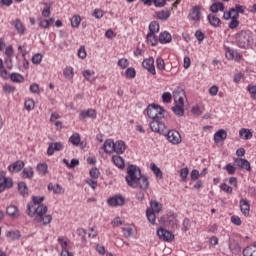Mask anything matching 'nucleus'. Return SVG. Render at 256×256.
Wrapping results in <instances>:
<instances>
[{"instance_id":"f257e3e1","label":"nucleus","mask_w":256,"mask_h":256,"mask_svg":"<svg viewBox=\"0 0 256 256\" xmlns=\"http://www.w3.org/2000/svg\"><path fill=\"white\" fill-rule=\"evenodd\" d=\"M125 179L127 185L132 189H137V187L142 191L149 189V179L146 176H142L141 169L135 165L128 166Z\"/></svg>"},{"instance_id":"f03ea898","label":"nucleus","mask_w":256,"mask_h":256,"mask_svg":"<svg viewBox=\"0 0 256 256\" xmlns=\"http://www.w3.org/2000/svg\"><path fill=\"white\" fill-rule=\"evenodd\" d=\"M236 44L240 49H249L253 45V32L242 30L236 34Z\"/></svg>"},{"instance_id":"7ed1b4c3","label":"nucleus","mask_w":256,"mask_h":256,"mask_svg":"<svg viewBox=\"0 0 256 256\" xmlns=\"http://www.w3.org/2000/svg\"><path fill=\"white\" fill-rule=\"evenodd\" d=\"M44 201L45 196H32V202L27 204L26 209L28 217H33L40 207H47V205L43 204Z\"/></svg>"},{"instance_id":"20e7f679","label":"nucleus","mask_w":256,"mask_h":256,"mask_svg":"<svg viewBox=\"0 0 256 256\" xmlns=\"http://www.w3.org/2000/svg\"><path fill=\"white\" fill-rule=\"evenodd\" d=\"M146 112L149 119H152V121L155 119H165V115H167L164 108L157 104H149Z\"/></svg>"},{"instance_id":"39448f33","label":"nucleus","mask_w":256,"mask_h":256,"mask_svg":"<svg viewBox=\"0 0 256 256\" xmlns=\"http://www.w3.org/2000/svg\"><path fill=\"white\" fill-rule=\"evenodd\" d=\"M48 211L47 206H42L39 209L36 210L34 217V220L37 223H43V225H49V223H51V221H53V216L51 215H45Z\"/></svg>"},{"instance_id":"423d86ee","label":"nucleus","mask_w":256,"mask_h":256,"mask_svg":"<svg viewBox=\"0 0 256 256\" xmlns=\"http://www.w3.org/2000/svg\"><path fill=\"white\" fill-rule=\"evenodd\" d=\"M231 13H235L234 17H239V13L242 15L245 13V6L241 4H235V7L230 8V10L227 12H224L223 19H225V21H229V19H231Z\"/></svg>"},{"instance_id":"0eeeda50","label":"nucleus","mask_w":256,"mask_h":256,"mask_svg":"<svg viewBox=\"0 0 256 256\" xmlns=\"http://www.w3.org/2000/svg\"><path fill=\"white\" fill-rule=\"evenodd\" d=\"M7 172H0V193H3L5 189H11L13 187V179L6 177Z\"/></svg>"},{"instance_id":"6e6552de","label":"nucleus","mask_w":256,"mask_h":256,"mask_svg":"<svg viewBox=\"0 0 256 256\" xmlns=\"http://www.w3.org/2000/svg\"><path fill=\"white\" fill-rule=\"evenodd\" d=\"M203 17V13H201V6L195 5L190 9V12L188 14L189 21H195L196 23H199Z\"/></svg>"},{"instance_id":"1a4fd4ad","label":"nucleus","mask_w":256,"mask_h":256,"mask_svg":"<svg viewBox=\"0 0 256 256\" xmlns=\"http://www.w3.org/2000/svg\"><path fill=\"white\" fill-rule=\"evenodd\" d=\"M165 137L172 145H179L181 143V134L177 130H169Z\"/></svg>"},{"instance_id":"9d476101","label":"nucleus","mask_w":256,"mask_h":256,"mask_svg":"<svg viewBox=\"0 0 256 256\" xmlns=\"http://www.w3.org/2000/svg\"><path fill=\"white\" fill-rule=\"evenodd\" d=\"M150 129L153 133H163L165 131L166 126L161 119H154L150 122Z\"/></svg>"},{"instance_id":"9b49d317","label":"nucleus","mask_w":256,"mask_h":256,"mask_svg":"<svg viewBox=\"0 0 256 256\" xmlns=\"http://www.w3.org/2000/svg\"><path fill=\"white\" fill-rule=\"evenodd\" d=\"M110 207H123L125 205V197L123 195H115L108 199Z\"/></svg>"},{"instance_id":"f8f14e48","label":"nucleus","mask_w":256,"mask_h":256,"mask_svg":"<svg viewBox=\"0 0 256 256\" xmlns=\"http://www.w3.org/2000/svg\"><path fill=\"white\" fill-rule=\"evenodd\" d=\"M142 67L147 69L151 75H157V71L155 70V60L153 57L143 60Z\"/></svg>"},{"instance_id":"ddd939ff","label":"nucleus","mask_w":256,"mask_h":256,"mask_svg":"<svg viewBox=\"0 0 256 256\" xmlns=\"http://www.w3.org/2000/svg\"><path fill=\"white\" fill-rule=\"evenodd\" d=\"M174 103H185V90L181 87H177L173 91Z\"/></svg>"},{"instance_id":"4468645a","label":"nucleus","mask_w":256,"mask_h":256,"mask_svg":"<svg viewBox=\"0 0 256 256\" xmlns=\"http://www.w3.org/2000/svg\"><path fill=\"white\" fill-rule=\"evenodd\" d=\"M157 235L159 237V239H163V241H168L171 242L173 241V239H175V235H173V233H171V231L160 228L157 230Z\"/></svg>"},{"instance_id":"2eb2a0df","label":"nucleus","mask_w":256,"mask_h":256,"mask_svg":"<svg viewBox=\"0 0 256 256\" xmlns=\"http://www.w3.org/2000/svg\"><path fill=\"white\" fill-rule=\"evenodd\" d=\"M25 168V162L22 160L15 161L8 166L9 173H19Z\"/></svg>"},{"instance_id":"dca6fc26","label":"nucleus","mask_w":256,"mask_h":256,"mask_svg":"<svg viewBox=\"0 0 256 256\" xmlns=\"http://www.w3.org/2000/svg\"><path fill=\"white\" fill-rule=\"evenodd\" d=\"M234 163H236L239 169H245L246 171H251V163L248 162L245 158H236L234 159Z\"/></svg>"},{"instance_id":"f3484780","label":"nucleus","mask_w":256,"mask_h":256,"mask_svg":"<svg viewBox=\"0 0 256 256\" xmlns=\"http://www.w3.org/2000/svg\"><path fill=\"white\" fill-rule=\"evenodd\" d=\"M172 111L177 117H183L185 115V102L176 103L172 107Z\"/></svg>"},{"instance_id":"a211bd4d","label":"nucleus","mask_w":256,"mask_h":256,"mask_svg":"<svg viewBox=\"0 0 256 256\" xmlns=\"http://www.w3.org/2000/svg\"><path fill=\"white\" fill-rule=\"evenodd\" d=\"M240 210L245 217H249V211H251V204H249V201L247 199L240 200Z\"/></svg>"},{"instance_id":"6ab92c4d","label":"nucleus","mask_w":256,"mask_h":256,"mask_svg":"<svg viewBox=\"0 0 256 256\" xmlns=\"http://www.w3.org/2000/svg\"><path fill=\"white\" fill-rule=\"evenodd\" d=\"M126 149L127 146L125 145L124 141L118 140L114 143V153H116V155H123Z\"/></svg>"},{"instance_id":"aec40b11","label":"nucleus","mask_w":256,"mask_h":256,"mask_svg":"<svg viewBox=\"0 0 256 256\" xmlns=\"http://www.w3.org/2000/svg\"><path fill=\"white\" fill-rule=\"evenodd\" d=\"M55 151H63V145L61 142L50 143L47 149V155L51 156Z\"/></svg>"},{"instance_id":"412c9836","label":"nucleus","mask_w":256,"mask_h":256,"mask_svg":"<svg viewBox=\"0 0 256 256\" xmlns=\"http://www.w3.org/2000/svg\"><path fill=\"white\" fill-rule=\"evenodd\" d=\"M6 213L11 217V219H19L20 215L19 214V208L15 205H10L6 208Z\"/></svg>"},{"instance_id":"4be33fe9","label":"nucleus","mask_w":256,"mask_h":256,"mask_svg":"<svg viewBox=\"0 0 256 256\" xmlns=\"http://www.w3.org/2000/svg\"><path fill=\"white\" fill-rule=\"evenodd\" d=\"M226 57L230 60L241 61V54L235 51L233 48H226Z\"/></svg>"},{"instance_id":"5701e85b","label":"nucleus","mask_w":256,"mask_h":256,"mask_svg":"<svg viewBox=\"0 0 256 256\" xmlns=\"http://www.w3.org/2000/svg\"><path fill=\"white\" fill-rule=\"evenodd\" d=\"M112 162L115 165V167H118V169H125V159L119 156V154L112 156Z\"/></svg>"},{"instance_id":"b1692460","label":"nucleus","mask_w":256,"mask_h":256,"mask_svg":"<svg viewBox=\"0 0 256 256\" xmlns=\"http://www.w3.org/2000/svg\"><path fill=\"white\" fill-rule=\"evenodd\" d=\"M22 169H23L21 172L22 179H33V177H35V172L33 171V167L28 166Z\"/></svg>"},{"instance_id":"393cba45","label":"nucleus","mask_w":256,"mask_h":256,"mask_svg":"<svg viewBox=\"0 0 256 256\" xmlns=\"http://www.w3.org/2000/svg\"><path fill=\"white\" fill-rule=\"evenodd\" d=\"M242 255L243 256H256V241L253 244L245 247L242 251Z\"/></svg>"},{"instance_id":"a878e982","label":"nucleus","mask_w":256,"mask_h":256,"mask_svg":"<svg viewBox=\"0 0 256 256\" xmlns=\"http://www.w3.org/2000/svg\"><path fill=\"white\" fill-rule=\"evenodd\" d=\"M13 27L16 29L18 35H25V26L21 19H16L12 22Z\"/></svg>"},{"instance_id":"bb28decb","label":"nucleus","mask_w":256,"mask_h":256,"mask_svg":"<svg viewBox=\"0 0 256 256\" xmlns=\"http://www.w3.org/2000/svg\"><path fill=\"white\" fill-rule=\"evenodd\" d=\"M80 117H82L83 119H97V112L95 111V109L83 110L80 112Z\"/></svg>"},{"instance_id":"cd10ccee","label":"nucleus","mask_w":256,"mask_h":256,"mask_svg":"<svg viewBox=\"0 0 256 256\" xmlns=\"http://www.w3.org/2000/svg\"><path fill=\"white\" fill-rule=\"evenodd\" d=\"M226 139L227 131H225L224 129H220L214 134L215 143H221V141H225Z\"/></svg>"},{"instance_id":"c85d7f7f","label":"nucleus","mask_w":256,"mask_h":256,"mask_svg":"<svg viewBox=\"0 0 256 256\" xmlns=\"http://www.w3.org/2000/svg\"><path fill=\"white\" fill-rule=\"evenodd\" d=\"M171 41H172V37L169 32L164 31V32L160 33L159 43H161L162 45H165L167 43H171Z\"/></svg>"},{"instance_id":"c756f323","label":"nucleus","mask_w":256,"mask_h":256,"mask_svg":"<svg viewBox=\"0 0 256 256\" xmlns=\"http://www.w3.org/2000/svg\"><path fill=\"white\" fill-rule=\"evenodd\" d=\"M156 17L160 21H167L171 17V11L169 9L158 11L156 12Z\"/></svg>"},{"instance_id":"7c9ffc66","label":"nucleus","mask_w":256,"mask_h":256,"mask_svg":"<svg viewBox=\"0 0 256 256\" xmlns=\"http://www.w3.org/2000/svg\"><path fill=\"white\" fill-rule=\"evenodd\" d=\"M211 13H219V11H225V4L223 2H214L210 6Z\"/></svg>"},{"instance_id":"2f4dec72","label":"nucleus","mask_w":256,"mask_h":256,"mask_svg":"<svg viewBox=\"0 0 256 256\" xmlns=\"http://www.w3.org/2000/svg\"><path fill=\"white\" fill-rule=\"evenodd\" d=\"M114 147L115 142H113V140L111 139L106 140L103 144V149L105 153H114Z\"/></svg>"},{"instance_id":"473e14b6","label":"nucleus","mask_w":256,"mask_h":256,"mask_svg":"<svg viewBox=\"0 0 256 256\" xmlns=\"http://www.w3.org/2000/svg\"><path fill=\"white\" fill-rule=\"evenodd\" d=\"M207 19H208L210 25H212V27H219V25H221V19H219V17H217L213 14H209L207 16Z\"/></svg>"},{"instance_id":"72a5a7b5","label":"nucleus","mask_w":256,"mask_h":256,"mask_svg":"<svg viewBox=\"0 0 256 256\" xmlns=\"http://www.w3.org/2000/svg\"><path fill=\"white\" fill-rule=\"evenodd\" d=\"M10 80L12 81V83H23L25 81V77H23V75H21L20 73L13 72L12 74H10Z\"/></svg>"},{"instance_id":"f704fd0d","label":"nucleus","mask_w":256,"mask_h":256,"mask_svg":"<svg viewBox=\"0 0 256 256\" xmlns=\"http://www.w3.org/2000/svg\"><path fill=\"white\" fill-rule=\"evenodd\" d=\"M18 191L22 197H27V195H29V188H27V184L25 182L18 183Z\"/></svg>"},{"instance_id":"c9c22d12","label":"nucleus","mask_w":256,"mask_h":256,"mask_svg":"<svg viewBox=\"0 0 256 256\" xmlns=\"http://www.w3.org/2000/svg\"><path fill=\"white\" fill-rule=\"evenodd\" d=\"M49 166L47 165V163H38L36 170L39 173V175H47V173H49L48 171Z\"/></svg>"},{"instance_id":"e433bc0d","label":"nucleus","mask_w":256,"mask_h":256,"mask_svg":"<svg viewBox=\"0 0 256 256\" xmlns=\"http://www.w3.org/2000/svg\"><path fill=\"white\" fill-rule=\"evenodd\" d=\"M147 43H150L152 47H155L159 43V39H157V36L153 33H148L146 36Z\"/></svg>"},{"instance_id":"4c0bfd02","label":"nucleus","mask_w":256,"mask_h":256,"mask_svg":"<svg viewBox=\"0 0 256 256\" xmlns=\"http://www.w3.org/2000/svg\"><path fill=\"white\" fill-rule=\"evenodd\" d=\"M69 141L74 145V147H78L81 143V135H79V133H74L70 136Z\"/></svg>"},{"instance_id":"58836bf2","label":"nucleus","mask_w":256,"mask_h":256,"mask_svg":"<svg viewBox=\"0 0 256 256\" xmlns=\"http://www.w3.org/2000/svg\"><path fill=\"white\" fill-rule=\"evenodd\" d=\"M150 169L158 179H163V172L161 171V168H158L155 163L150 164Z\"/></svg>"},{"instance_id":"ea45409f","label":"nucleus","mask_w":256,"mask_h":256,"mask_svg":"<svg viewBox=\"0 0 256 256\" xmlns=\"http://www.w3.org/2000/svg\"><path fill=\"white\" fill-rule=\"evenodd\" d=\"M76 233L82 243H87V231L83 228H78Z\"/></svg>"},{"instance_id":"a19ab883","label":"nucleus","mask_w":256,"mask_h":256,"mask_svg":"<svg viewBox=\"0 0 256 256\" xmlns=\"http://www.w3.org/2000/svg\"><path fill=\"white\" fill-rule=\"evenodd\" d=\"M62 187L59 184L53 185V183L48 184V191H53L54 194L59 195L62 191Z\"/></svg>"},{"instance_id":"79ce46f5","label":"nucleus","mask_w":256,"mask_h":256,"mask_svg":"<svg viewBox=\"0 0 256 256\" xmlns=\"http://www.w3.org/2000/svg\"><path fill=\"white\" fill-rule=\"evenodd\" d=\"M146 217H147L149 223H151L152 225H155V221L157 219V216H155V212H153V210L147 209L146 210Z\"/></svg>"},{"instance_id":"37998d69","label":"nucleus","mask_w":256,"mask_h":256,"mask_svg":"<svg viewBox=\"0 0 256 256\" xmlns=\"http://www.w3.org/2000/svg\"><path fill=\"white\" fill-rule=\"evenodd\" d=\"M150 206H151L150 210L153 211V213H159L161 209H163V206L161 205V203L157 201H151Z\"/></svg>"},{"instance_id":"c03bdc74","label":"nucleus","mask_w":256,"mask_h":256,"mask_svg":"<svg viewBox=\"0 0 256 256\" xmlns=\"http://www.w3.org/2000/svg\"><path fill=\"white\" fill-rule=\"evenodd\" d=\"M6 237H8V239H12V241H15L17 239H20L21 237V232H19V230L16 231H8L6 233Z\"/></svg>"},{"instance_id":"a18cd8bd","label":"nucleus","mask_w":256,"mask_h":256,"mask_svg":"<svg viewBox=\"0 0 256 256\" xmlns=\"http://www.w3.org/2000/svg\"><path fill=\"white\" fill-rule=\"evenodd\" d=\"M239 135L240 137H242L243 139H251V137H253V133H251V130L249 129H245V128H242L240 131H239Z\"/></svg>"},{"instance_id":"49530a36","label":"nucleus","mask_w":256,"mask_h":256,"mask_svg":"<svg viewBox=\"0 0 256 256\" xmlns=\"http://www.w3.org/2000/svg\"><path fill=\"white\" fill-rule=\"evenodd\" d=\"M229 249L234 255H239V253H241V245H239V243L230 244Z\"/></svg>"},{"instance_id":"de8ad7c7","label":"nucleus","mask_w":256,"mask_h":256,"mask_svg":"<svg viewBox=\"0 0 256 256\" xmlns=\"http://www.w3.org/2000/svg\"><path fill=\"white\" fill-rule=\"evenodd\" d=\"M149 33H152L155 35V33H159V22L157 21H152L149 24Z\"/></svg>"},{"instance_id":"09e8293b","label":"nucleus","mask_w":256,"mask_h":256,"mask_svg":"<svg viewBox=\"0 0 256 256\" xmlns=\"http://www.w3.org/2000/svg\"><path fill=\"white\" fill-rule=\"evenodd\" d=\"M93 75H95V71L85 70L83 72V77L86 81H95V77H93Z\"/></svg>"},{"instance_id":"8fccbe9b","label":"nucleus","mask_w":256,"mask_h":256,"mask_svg":"<svg viewBox=\"0 0 256 256\" xmlns=\"http://www.w3.org/2000/svg\"><path fill=\"white\" fill-rule=\"evenodd\" d=\"M24 107L26 111H33L35 109V100L33 99H28L24 103Z\"/></svg>"},{"instance_id":"3c124183","label":"nucleus","mask_w":256,"mask_h":256,"mask_svg":"<svg viewBox=\"0 0 256 256\" xmlns=\"http://www.w3.org/2000/svg\"><path fill=\"white\" fill-rule=\"evenodd\" d=\"M231 21L229 23V28L230 29H237L239 27V16H232V18H230Z\"/></svg>"},{"instance_id":"603ef678","label":"nucleus","mask_w":256,"mask_h":256,"mask_svg":"<svg viewBox=\"0 0 256 256\" xmlns=\"http://www.w3.org/2000/svg\"><path fill=\"white\" fill-rule=\"evenodd\" d=\"M125 75L128 79H135V77H137V71H135V68L130 67L126 69Z\"/></svg>"},{"instance_id":"864d4df0","label":"nucleus","mask_w":256,"mask_h":256,"mask_svg":"<svg viewBox=\"0 0 256 256\" xmlns=\"http://www.w3.org/2000/svg\"><path fill=\"white\" fill-rule=\"evenodd\" d=\"M63 75H64L65 79H73V75H74L73 67H71V66L66 67L63 71Z\"/></svg>"},{"instance_id":"5fc2aeb1","label":"nucleus","mask_w":256,"mask_h":256,"mask_svg":"<svg viewBox=\"0 0 256 256\" xmlns=\"http://www.w3.org/2000/svg\"><path fill=\"white\" fill-rule=\"evenodd\" d=\"M58 243H59V245H61V249H62V251H69L68 249H67V247H68V245H69V243L67 242V238H65V237H59L58 238Z\"/></svg>"},{"instance_id":"6e6d98bb","label":"nucleus","mask_w":256,"mask_h":256,"mask_svg":"<svg viewBox=\"0 0 256 256\" xmlns=\"http://www.w3.org/2000/svg\"><path fill=\"white\" fill-rule=\"evenodd\" d=\"M167 223L170 225V227H177V223H178L177 216L174 214L169 215L167 218Z\"/></svg>"},{"instance_id":"4d7b16f0","label":"nucleus","mask_w":256,"mask_h":256,"mask_svg":"<svg viewBox=\"0 0 256 256\" xmlns=\"http://www.w3.org/2000/svg\"><path fill=\"white\" fill-rule=\"evenodd\" d=\"M71 26L72 27H79V25H81V16L79 15H74L72 18H71Z\"/></svg>"},{"instance_id":"13d9d810","label":"nucleus","mask_w":256,"mask_h":256,"mask_svg":"<svg viewBox=\"0 0 256 256\" xmlns=\"http://www.w3.org/2000/svg\"><path fill=\"white\" fill-rule=\"evenodd\" d=\"M156 67L159 71H165V60L159 57L156 59Z\"/></svg>"},{"instance_id":"bf43d9fd","label":"nucleus","mask_w":256,"mask_h":256,"mask_svg":"<svg viewBox=\"0 0 256 256\" xmlns=\"http://www.w3.org/2000/svg\"><path fill=\"white\" fill-rule=\"evenodd\" d=\"M41 61H43V55L37 53L34 56H32V63L34 65H40Z\"/></svg>"},{"instance_id":"052dcab7","label":"nucleus","mask_w":256,"mask_h":256,"mask_svg":"<svg viewBox=\"0 0 256 256\" xmlns=\"http://www.w3.org/2000/svg\"><path fill=\"white\" fill-rule=\"evenodd\" d=\"M173 99V95L170 92H164L162 94L163 103H170Z\"/></svg>"},{"instance_id":"680f3d73","label":"nucleus","mask_w":256,"mask_h":256,"mask_svg":"<svg viewBox=\"0 0 256 256\" xmlns=\"http://www.w3.org/2000/svg\"><path fill=\"white\" fill-rule=\"evenodd\" d=\"M118 67H121V69H127V67H129V60H127L126 58L119 59Z\"/></svg>"},{"instance_id":"e2e57ef3","label":"nucleus","mask_w":256,"mask_h":256,"mask_svg":"<svg viewBox=\"0 0 256 256\" xmlns=\"http://www.w3.org/2000/svg\"><path fill=\"white\" fill-rule=\"evenodd\" d=\"M220 189L224 191V193H228V195H231V193H233V188L226 183H222L220 185Z\"/></svg>"},{"instance_id":"0e129e2a","label":"nucleus","mask_w":256,"mask_h":256,"mask_svg":"<svg viewBox=\"0 0 256 256\" xmlns=\"http://www.w3.org/2000/svg\"><path fill=\"white\" fill-rule=\"evenodd\" d=\"M247 91L250 93L252 99L256 100V86L249 84L247 87Z\"/></svg>"},{"instance_id":"69168bd1","label":"nucleus","mask_w":256,"mask_h":256,"mask_svg":"<svg viewBox=\"0 0 256 256\" xmlns=\"http://www.w3.org/2000/svg\"><path fill=\"white\" fill-rule=\"evenodd\" d=\"M122 233H123L124 237H126V239L129 237H132L133 236V228H131V227L123 228Z\"/></svg>"},{"instance_id":"338daca9","label":"nucleus","mask_w":256,"mask_h":256,"mask_svg":"<svg viewBox=\"0 0 256 256\" xmlns=\"http://www.w3.org/2000/svg\"><path fill=\"white\" fill-rule=\"evenodd\" d=\"M99 175H101V172L97 168H92L90 170V177L92 179H99Z\"/></svg>"},{"instance_id":"774afa93","label":"nucleus","mask_w":256,"mask_h":256,"mask_svg":"<svg viewBox=\"0 0 256 256\" xmlns=\"http://www.w3.org/2000/svg\"><path fill=\"white\" fill-rule=\"evenodd\" d=\"M15 89H16L15 86H11L9 84H5L3 86L4 93H15Z\"/></svg>"}]
</instances>
